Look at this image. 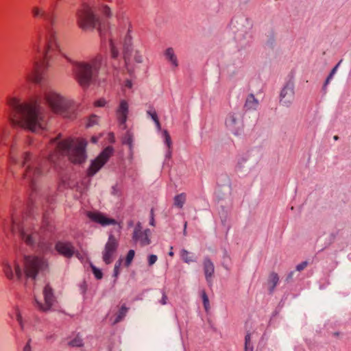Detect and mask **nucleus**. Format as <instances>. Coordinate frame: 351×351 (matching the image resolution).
Segmentation results:
<instances>
[{"label":"nucleus","mask_w":351,"mask_h":351,"mask_svg":"<svg viewBox=\"0 0 351 351\" xmlns=\"http://www.w3.org/2000/svg\"><path fill=\"white\" fill-rule=\"evenodd\" d=\"M9 158L12 163L19 164L24 168L23 179L29 184L32 190H34L36 182L45 173L43 159L29 152H24L21 158H19L14 146L10 148Z\"/></svg>","instance_id":"20e7f679"},{"label":"nucleus","mask_w":351,"mask_h":351,"mask_svg":"<svg viewBox=\"0 0 351 351\" xmlns=\"http://www.w3.org/2000/svg\"><path fill=\"white\" fill-rule=\"evenodd\" d=\"M55 248L60 254L66 258L72 257L75 252L73 245L68 241H58L56 243Z\"/></svg>","instance_id":"f3484780"},{"label":"nucleus","mask_w":351,"mask_h":351,"mask_svg":"<svg viewBox=\"0 0 351 351\" xmlns=\"http://www.w3.org/2000/svg\"><path fill=\"white\" fill-rule=\"evenodd\" d=\"M204 271L205 278L208 284L212 283V278L215 272V266L211 260L208 258H205L203 261Z\"/></svg>","instance_id":"412c9836"},{"label":"nucleus","mask_w":351,"mask_h":351,"mask_svg":"<svg viewBox=\"0 0 351 351\" xmlns=\"http://www.w3.org/2000/svg\"><path fill=\"white\" fill-rule=\"evenodd\" d=\"M68 345L71 347H82L83 346V340L79 335H77L73 339L68 342Z\"/></svg>","instance_id":"2f4dec72"},{"label":"nucleus","mask_w":351,"mask_h":351,"mask_svg":"<svg viewBox=\"0 0 351 351\" xmlns=\"http://www.w3.org/2000/svg\"><path fill=\"white\" fill-rule=\"evenodd\" d=\"M134 255H135L134 250H130L128 251L126 258H125V266L128 267L131 264V263L134 257Z\"/></svg>","instance_id":"f704fd0d"},{"label":"nucleus","mask_w":351,"mask_h":351,"mask_svg":"<svg viewBox=\"0 0 351 351\" xmlns=\"http://www.w3.org/2000/svg\"><path fill=\"white\" fill-rule=\"evenodd\" d=\"M12 232L27 245L38 247L44 253L51 250V243L47 241V233L52 230L49 217L45 215L40 226H35L29 219L20 223L12 219Z\"/></svg>","instance_id":"7ed1b4c3"},{"label":"nucleus","mask_w":351,"mask_h":351,"mask_svg":"<svg viewBox=\"0 0 351 351\" xmlns=\"http://www.w3.org/2000/svg\"><path fill=\"white\" fill-rule=\"evenodd\" d=\"M167 295H165V293H163L162 294V299L160 300V304H162V305H165L167 304Z\"/></svg>","instance_id":"603ef678"},{"label":"nucleus","mask_w":351,"mask_h":351,"mask_svg":"<svg viewBox=\"0 0 351 351\" xmlns=\"http://www.w3.org/2000/svg\"><path fill=\"white\" fill-rule=\"evenodd\" d=\"M245 346H253L251 342V335L247 333L245 337Z\"/></svg>","instance_id":"de8ad7c7"},{"label":"nucleus","mask_w":351,"mask_h":351,"mask_svg":"<svg viewBox=\"0 0 351 351\" xmlns=\"http://www.w3.org/2000/svg\"><path fill=\"white\" fill-rule=\"evenodd\" d=\"M97 121H98V117L95 115H93L90 117L87 125L88 127L93 126L97 123Z\"/></svg>","instance_id":"37998d69"},{"label":"nucleus","mask_w":351,"mask_h":351,"mask_svg":"<svg viewBox=\"0 0 351 351\" xmlns=\"http://www.w3.org/2000/svg\"><path fill=\"white\" fill-rule=\"evenodd\" d=\"M16 321L18 322L19 324L20 325V327L22 330H24L25 329V324L22 317L21 314L19 311L16 312Z\"/></svg>","instance_id":"4c0bfd02"},{"label":"nucleus","mask_w":351,"mask_h":351,"mask_svg":"<svg viewBox=\"0 0 351 351\" xmlns=\"http://www.w3.org/2000/svg\"><path fill=\"white\" fill-rule=\"evenodd\" d=\"M258 100L256 98H255L253 94H250L247 95L246 98L244 108L247 110H255L258 107Z\"/></svg>","instance_id":"b1692460"},{"label":"nucleus","mask_w":351,"mask_h":351,"mask_svg":"<svg viewBox=\"0 0 351 351\" xmlns=\"http://www.w3.org/2000/svg\"><path fill=\"white\" fill-rule=\"evenodd\" d=\"M293 274H294V271H291V272L288 274V276H287V280H291V279L293 278Z\"/></svg>","instance_id":"6e6d98bb"},{"label":"nucleus","mask_w":351,"mask_h":351,"mask_svg":"<svg viewBox=\"0 0 351 351\" xmlns=\"http://www.w3.org/2000/svg\"><path fill=\"white\" fill-rule=\"evenodd\" d=\"M97 23H80V27L85 32L92 31L95 28H97L100 35L102 36L104 34L103 31L106 27V23H97L98 25H96Z\"/></svg>","instance_id":"5701e85b"},{"label":"nucleus","mask_w":351,"mask_h":351,"mask_svg":"<svg viewBox=\"0 0 351 351\" xmlns=\"http://www.w3.org/2000/svg\"><path fill=\"white\" fill-rule=\"evenodd\" d=\"M132 82H131L130 81H128H128L126 82V86H127V87H128V88H131V87H132Z\"/></svg>","instance_id":"052dcab7"},{"label":"nucleus","mask_w":351,"mask_h":351,"mask_svg":"<svg viewBox=\"0 0 351 351\" xmlns=\"http://www.w3.org/2000/svg\"><path fill=\"white\" fill-rule=\"evenodd\" d=\"M91 141H92V143H96L98 141V138H97V137H96V136H93V137L91 138Z\"/></svg>","instance_id":"13d9d810"},{"label":"nucleus","mask_w":351,"mask_h":351,"mask_svg":"<svg viewBox=\"0 0 351 351\" xmlns=\"http://www.w3.org/2000/svg\"><path fill=\"white\" fill-rule=\"evenodd\" d=\"M77 15L80 19L89 21V22H94L97 20L96 15L93 11L89 7L88 5L84 3L82 5V8L78 10Z\"/></svg>","instance_id":"aec40b11"},{"label":"nucleus","mask_w":351,"mask_h":351,"mask_svg":"<svg viewBox=\"0 0 351 351\" xmlns=\"http://www.w3.org/2000/svg\"><path fill=\"white\" fill-rule=\"evenodd\" d=\"M110 47L112 57L113 58H117L119 56V51L115 45V43L112 39L110 40Z\"/></svg>","instance_id":"72a5a7b5"},{"label":"nucleus","mask_w":351,"mask_h":351,"mask_svg":"<svg viewBox=\"0 0 351 351\" xmlns=\"http://www.w3.org/2000/svg\"><path fill=\"white\" fill-rule=\"evenodd\" d=\"M55 145V153L49 156V160L55 163L60 156H66L73 163H82L86 158V147L87 143L84 139H71L60 141L59 137L51 141Z\"/></svg>","instance_id":"39448f33"},{"label":"nucleus","mask_w":351,"mask_h":351,"mask_svg":"<svg viewBox=\"0 0 351 351\" xmlns=\"http://www.w3.org/2000/svg\"><path fill=\"white\" fill-rule=\"evenodd\" d=\"M103 64V58L97 56L88 62L75 63L74 72L77 82L83 88H87L95 80Z\"/></svg>","instance_id":"0eeeda50"},{"label":"nucleus","mask_w":351,"mask_h":351,"mask_svg":"<svg viewBox=\"0 0 351 351\" xmlns=\"http://www.w3.org/2000/svg\"><path fill=\"white\" fill-rule=\"evenodd\" d=\"M7 130L5 127L0 124V142L3 140L4 137L7 135Z\"/></svg>","instance_id":"79ce46f5"},{"label":"nucleus","mask_w":351,"mask_h":351,"mask_svg":"<svg viewBox=\"0 0 351 351\" xmlns=\"http://www.w3.org/2000/svg\"><path fill=\"white\" fill-rule=\"evenodd\" d=\"M121 263H122V259H119V261H117L116 262V263L114 265L113 276L115 278H117L119 274Z\"/></svg>","instance_id":"c9c22d12"},{"label":"nucleus","mask_w":351,"mask_h":351,"mask_svg":"<svg viewBox=\"0 0 351 351\" xmlns=\"http://www.w3.org/2000/svg\"><path fill=\"white\" fill-rule=\"evenodd\" d=\"M43 97L53 112L68 119L75 117L77 105L73 101L51 89L45 90Z\"/></svg>","instance_id":"423d86ee"},{"label":"nucleus","mask_w":351,"mask_h":351,"mask_svg":"<svg viewBox=\"0 0 351 351\" xmlns=\"http://www.w3.org/2000/svg\"><path fill=\"white\" fill-rule=\"evenodd\" d=\"M180 256L182 259L188 264L196 261V257L195 255L186 250H182L181 251Z\"/></svg>","instance_id":"c85d7f7f"},{"label":"nucleus","mask_w":351,"mask_h":351,"mask_svg":"<svg viewBox=\"0 0 351 351\" xmlns=\"http://www.w3.org/2000/svg\"><path fill=\"white\" fill-rule=\"evenodd\" d=\"M334 75H332V74H329V75L327 77L326 80V82L324 83V86H327V84H329V82H330V80L332 79Z\"/></svg>","instance_id":"864d4df0"},{"label":"nucleus","mask_w":351,"mask_h":351,"mask_svg":"<svg viewBox=\"0 0 351 351\" xmlns=\"http://www.w3.org/2000/svg\"><path fill=\"white\" fill-rule=\"evenodd\" d=\"M88 217L103 226H109V225H115L117 224L116 220L110 218L106 217L105 215L99 213H88Z\"/></svg>","instance_id":"6ab92c4d"},{"label":"nucleus","mask_w":351,"mask_h":351,"mask_svg":"<svg viewBox=\"0 0 351 351\" xmlns=\"http://www.w3.org/2000/svg\"><path fill=\"white\" fill-rule=\"evenodd\" d=\"M3 271L9 280L16 278L18 281H21L23 276V270L19 262L14 258H5L1 263Z\"/></svg>","instance_id":"1a4fd4ad"},{"label":"nucleus","mask_w":351,"mask_h":351,"mask_svg":"<svg viewBox=\"0 0 351 351\" xmlns=\"http://www.w3.org/2000/svg\"><path fill=\"white\" fill-rule=\"evenodd\" d=\"M43 296L45 300L44 304L40 302L36 296L34 297V302L39 310L43 312H47L51 310L56 302V298L53 295V290L48 285H46L43 289Z\"/></svg>","instance_id":"ddd939ff"},{"label":"nucleus","mask_w":351,"mask_h":351,"mask_svg":"<svg viewBox=\"0 0 351 351\" xmlns=\"http://www.w3.org/2000/svg\"><path fill=\"white\" fill-rule=\"evenodd\" d=\"M334 139H335V140H337V139H338V136H334Z\"/></svg>","instance_id":"e2e57ef3"},{"label":"nucleus","mask_w":351,"mask_h":351,"mask_svg":"<svg viewBox=\"0 0 351 351\" xmlns=\"http://www.w3.org/2000/svg\"><path fill=\"white\" fill-rule=\"evenodd\" d=\"M32 13L35 19L44 21H51L53 19L50 14L47 13L38 7L32 8Z\"/></svg>","instance_id":"4be33fe9"},{"label":"nucleus","mask_w":351,"mask_h":351,"mask_svg":"<svg viewBox=\"0 0 351 351\" xmlns=\"http://www.w3.org/2000/svg\"><path fill=\"white\" fill-rule=\"evenodd\" d=\"M40 45H34L33 49L40 53V57L36 58L32 68L26 72V77L36 84H40L43 80V72L49 66V62L58 52H61L60 44L56 30L52 26H49L43 33Z\"/></svg>","instance_id":"f03ea898"},{"label":"nucleus","mask_w":351,"mask_h":351,"mask_svg":"<svg viewBox=\"0 0 351 351\" xmlns=\"http://www.w3.org/2000/svg\"><path fill=\"white\" fill-rule=\"evenodd\" d=\"M132 30L130 27L128 28L127 34L125 35L124 40H123V57L125 63V66L127 67V69L129 72H130V70L128 67L129 62L130 61V58L132 56V36H131Z\"/></svg>","instance_id":"dca6fc26"},{"label":"nucleus","mask_w":351,"mask_h":351,"mask_svg":"<svg viewBox=\"0 0 351 351\" xmlns=\"http://www.w3.org/2000/svg\"><path fill=\"white\" fill-rule=\"evenodd\" d=\"M295 99V86L293 82H288L280 90L279 104L286 108H290Z\"/></svg>","instance_id":"f8f14e48"},{"label":"nucleus","mask_w":351,"mask_h":351,"mask_svg":"<svg viewBox=\"0 0 351 351\" xmlns=\"http://www.w3.org/2000/svg\"><path fill=\"white\" fill-rule=\"evenodd\" d=\"M118 241L114 236L110 234L102 252V259L104 262L109 265L113 261V256L118 247Z\"/></svg>","instance_id":"4468645a"},{"label":"nucleus","mask_w":351,"mask_h":351,"mask_svg":"<svg viewBox=\"0 0 351 351\" xmlns=\"http://www.w3.org/2000/svg\"><path fill=\"white\" fill-rule=\"evenodd\" d=\"M158 260V257L156 255L152 254L148 257V264L149 266L154 265Z\"/></svg>","instance_id":"c03bdc74"},{"label":"nucleus","mask_w":351,"mask_h":351,"mask_svg":"<svg viewBox=\"0 0 351 351\" xmlns=\"http://www.w3.org/2000/svg\"><path fill=\"white\" fill-rule=\"evenodd\" d=\"M279 281V277L276 273H271L269 276V278L267 280L268 289L270 293H273L275 289V287L278 285Z\"/></svg>","instance_id":"a878e982"},{"label":"nucleus","mask_w":351,"mask_h":351,"mask_svg":"<svg viewBox=\"0 0 351 351\" xmlns=\"http://www.w3.org/2000/svg\"><path fill=\"white\" fill-rule=\"evenodd\" d=\"M134 58L135 62L137 63H142L143 62V57L140 51L137 49L135 51Z\"/></svg>","instance_id":"58836bf2"},{"label":"nucleus","mask_w":351,"mask_h":351,"mask_svg":"<svg viewBox=\"0 0 351 351\" xmlns=\"http://www.w3.org/2000/svg\"><path fill=\"white\" fill-rule=\"evenodd\" d=\"M253 346H245L244 351H253Z\"/></svg>","instance_id":"5fc2aeb1"},{"label":"nucleus","mask_w":351,"mask_h":351,"mask_svg":"<svg viewBox=\"0 0 351 351\" xmlns=\"http://www.w3.org/2000/svg\"><path fill=\"white\" fill-rule=\"evenodd\" d=\"M113 149L112 147H107L101 153L92 161L90 166L88 170L89 176H94L100 169L107 162L110 157L112 156Z\"/></svg>","instance_id":"9b49d317"},{"label":"nucleus","mask_w":351,"mask_h":351,"mask_svg":"<svg viewBox=\"0 0 351 351\" xmlns=\"http://www.w3.org/2000/svg\"><path fill=\"white\" fill-rule=\"evenodd\" d=\"M186 226H187V222H185L184 224V230H183L184 235L186 234Z\"/></svg>","instance_id":"bf43d9fd"},{"label":"nucleus","mask_w":351,"mask_h":351,"mask_svg":"<svg viewBox=\"0 0 351 351\" xmlns=\"http://www.w3.org/2000/svg\"><path fill=\"white\" fill-rule=\"evenodd\" d=\"M128 309L129 308L128 307H126L125 305H123L121 307V308L119 309V311H118V313L117 314V317H116L115 320L114 321V324L119 323L125 317V316L126 315V314L128 311Z\"/></svg>","instance_id":"7c9ffc66"},{"label":"nucleus","mask_w":351,"mask_h":351,"mask_svg":"<svg viewBox=\"0 0 351 351\" xmlns=\"http://www.w3.org/2000/svg\"><path fill=\"white\" fill-rule=\"evenodd\" d=\"M147 114L152 118V119L156 122V121L159 120L157 113L156 110L154 108H150L147 111Z\"/></svg>","instance_id":"e433bc0d"},{"label":"nucleus","mask_w":351,"mask_h":351,"mask_svg":"<svg viewBox=\"0 0 351 351\" xmlns=\"http://www.w3.org/2000/svg\"><path fill=\"white\" fill-rule=\"evenodd\" d=\"M93 272L97 279H101L103 277L102 272L100 269H97L95 266H92Z\"/></svg>","instance_id":"ea45409f"},{"label":"nucleus","mask_w":351,"mask_h":351,"mask_svg":"<svg viewBox=\"0 0 351 351\" xmlns=\"http://www.w3.org/2000/svg\"><path fill=\"white\" fill-rule=\"evenodd\" d=\"M149 224L151 226H155V220H154V211H153V210H151V219H150Z\"/></svg>","instance_id":"3c124183"},{"label":"nucleus","mask_w":351,"mask_h":351,"mask_svg":"<svg viewBox=\"0 0 351 351\" xmlns=\"http://www.w3.org/2000/svg\"><path fill=\"white\" fill-rule=\"evenodd\" d=\"M150 234V230L146 229L143 230L141 223L138 222L134 229L132 239L135 243H138L141 246H146L151 243Z\"/></svg>","instance_id":"2eb2a0df"},{"label":"nucleus","mask_w":351,"mask_h":351,"mask_svg":"<svg viewBox=\"0 0 351 351\" xmlns=\"http://www.w3.org/2000/svg\"><path fill=\"white\" fill-rule=\"evenodd\" d=\"M308 265V263L306 261L302 262L301 263L298 264L296 266V270L298 271H301L304 270Z\"/></svg>","instance_id":"a18cd8bd"},{"label":"nucleus","mask_w":351,"mask_h":351,"mask_svg":"<svg viewBox=\"0 0 351 351\" xmlns=\"http://www.w3.org/2000/svg\"><path fill=\"white\" fill-rule=\"evenodd\" d=\"M9 107L8 119L13 126H18L33 132L47 127V113L37 101L23 103L16 97L7 99Z\"/></svg>","instance_id":"f257e3e1"},{"label":"nucleus","mask_w":351,"mask_h":351,"mask_svg":"<svg viewBox=\"0 0 351 351\" xmlns=\"http://www.w3.org/2000/svg\"><path fill=\"white\" fill-rule=\"evenodd\" d=\"M186 195L185 193H182L174 197L173 204L176 207L182 208L186 202Z\"/></svg>","instance_id":"c756f323"},{"label":"nucleus","mask_w":351,"mask_h":351,"mask_svg":"<svg viewBox=\"0 0 351 351\" xmlns=\"http://www.w3.org/2000/svg\"><path fill=\"white\" fill-rule=\"evenodd\" d=\"M173 254H173V252L171 250L169 252V255L170 256H173Z\"/></svg>","instance_id":"680f3d73"},{"label":"nucleus","mask_w":351,"mask_h":351,"mask_svg":"<svg viewBox=\"0 0 351 351\" xmlns=\"http://www.w3.org/2000/svg\"><path fill=\"white\" fill-rule=\"evenodd\" d=\"M106 104V101L104 99H99L95 102V106L97 107L104 106Z\"/></svg>","instance_id":"09e8293b"},{"label":"nucleus","mask_w":351,"mask_h":351,"mask_svg":"<svg viewBox=\"0 0 351 351\" xmlns=\"http://www.w3.org/2000/svg\"><path fill=\"white\" fill-rule=\"evenodd\" d=\"M133 141H134L133 134L130 131H127L122 138V143L124 145H128L130 154H132V153H133Z\"/></svg>","instance_id":"bb28decb"},{"label":"nucleus","mask_w":351,"mask_h":351,"mask_svg":"<svg viewBox=\"0 0 351 351\" xmlns=\"http://www.w3.org/2000/svg\"><path fill=\"white\" fill-rule=\"evenodd\" d=\"M101 13L104 15L106 18L110 19L112 16V12L110 8L106 5H102L99 9Z\"/></svg>","instance_id":"473e14b6"},{"label":"nucleus","mask_w":351,"mask_h":351,"mask_svg":"<svg viewBox=\"0 0 351 351\" xmlns=\"http://www.w3.org/2000/svg\"><path fill=\"white\" fill-rule=\"evenodd\" d=\"M225 124L228 130L233 134L236 136L240 135L243 130L241 113L239 112H230L226 117Z\"/></svg>","instance_id":"9d476101"},{"label":"nucleus","mask_w":351,"mask_h":351,"mask_svg":"<svg viewBox=\"0 0 351 351\" xmlns=\"http://www.w3.org/2000/svg\"><path fill=\"white\" fill-rule=\"evenodd\" d=\"M167 60L174 67L178 66V61L175 54L174 50L172 47L167 48L164 53Z\"/></svg>","instance_id":"393cba45"},{"label":"nucleus","mask_w":351,"mask_h":351,"mask_svg":"<svg viewBox=\"0 0 351 351\" xmlns=\"http://www.w3.org/2000/svg\"><path fill=\"white\" fill-rule=\"evenodd\" d=\"M202 300H203L204 308H205L206 311H208L209 308V300H208V298L206 293H205V291H203V293H202Z\"/></svg>","instance_id":"a19ab883"},{"label":"nucleus","mask_w":351,"mask_h":351,"mask_svg":"<svg viewBox=\"0 0 351 351\" xmlns=\"http://www.w3.org/2000/svg\"><path fill=\"white\" fill-rule=\"evenodd\" d=\"M163 137L165 138V143L168 147V150L166 154V158H170L171 157L172 152H171V139L169 134L167 130H164L162 132Z\"/></svg>","instance_id":"cd10ccee"},{"label":"nucleus","mask_w":351,"mask_h":351,"mask_svg":"<svg viewBox=\"0 0 351 351\" xmlns=\"http://www.w3.org/2000/svg\"><path fill=\"white\" fill-rule=\"evenodd\" d=\"M128 108L129 106L128 102L123 99L120 101L119 106L116 112L119 124L123 125V128H125V122L128 118Z\"/></svg>","instance_id":"a211bd4d"},{"label":"nucleus","mask_w":351,"mask_h":351,"mask_svg":"<svg viewBox=\"0 0 351 351\" xmlns=\"http://www.w3.org/2000/svg\"><path fill=\"white\" fill-rule=\"evenodd\" d=\"M24 274L27 279L35 280L37 276L48 267L47 261L43 257L31 255L23 258Z\"/></svg>","instance_id":"6e6552de"},{"label":"nucleus","mask_w":351,"mask_h":351,"mask_svg":"<svg viewBox=\"0 0 351 351\" xmlns=\"http://www.w3.org/2000/svg\"><path fill=\"white\" fill-rule=\"evenodd\" d=\"M32 339L29 338L27 340V342L26 343L25 346H24L23 351H33L32 348L31 346Z\"/></svg>","instance_id":"49530a36"},{"label":"nucleus","mask_w":351,"mask_h":351,"mask_svg":"<svg viewBox=\"0 0 351 351\" xmlns=\"http://www.w3.org/2000/svg\"><path fill=\"white\" fill-rule=\"evenodd\" d=\"M341 62H342V60H340V61L337 63V65H336V66H335V67L331 70V71H330V74H332V75H334L336 73V72H337V69H338V67L339 66V65H340V64H341Z\"/></svg>","instance_id":"8fccbe9b"},{"label":"nucleus","mask_w":351,"mask_h":351,"mask_svg":"<svg viewBox=\"0 0 351 351\" xmlns=\"http://www.w3.org/2000/svg\"><path fill=\"white\" fill-rule=\"evenodd\" d=\"M155 124H156V128L158 129V130H160L161 129V125H160V121L159 120L156 121V122H154Z\"/></svg>","instance_id":"4d7b16f0"}]
</instances>
